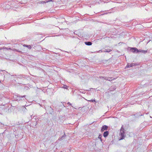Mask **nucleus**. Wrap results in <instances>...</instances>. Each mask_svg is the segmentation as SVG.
Segmentation results:
<instances>
[{"label":"nucleus","mask_w":152,"mask_h":152,"mask_svg":"<svg viewBox=\"0 0 152 152\" xmlns=\"http://www.w3.org/2000/svg\"><path fill=\"white\" fill-rule=\"evenodd\" d=\"M126 130H125L123 127V126H122L120 129V134L121 138L119 139V140L123 139L126 137V135L125 132Z\"/></svg>","instance_id":"f257e3e1"},{"label":"nucleus","mask_w":152,"mask_h":152,"mask_svg":"<svg viewBox=\"0 0 152 152\" xmlns=\"http://www.w3.org/2000/svg\"><path fill=\"white\" fill-rule=\"evenodd\" d=\"M137 49L136 48H131V50L132 52L134 53H137Z\"/></svg>","instance_id":"f03ea898"},{"label":"nucleus","mask_w":152,"mask_h":152,"mask_svg":"<svg viewBox=\"0 0 152 152\" xmlns=\"http://www.w3.org/2000/svg\"><path fill=\"white\" fill-rule=\"evenodd\" d=\"M108 128V127L106 125H104L103 126L102 129H101V131L102 132H103L104 131V130H107Z\"/></svg>","instance_id":"7ed1b4c3"},{"label":"nucleus","mask_w":152,"mask_h":152,"mask_svg":"<svg viewBox=\"0 0 152 152\" xmlns=\"http://www.w3.org/2000/svg\"><path fill=\"white\" fill-rule=\"evenodd\" d=\"M108 134L109 132L108 131H107L104 132L103 134L104 137H106L108 136Z\"/></svg>","instance_id":"20e7f679"},{"label":"nucleus","mask_w":152,"mask_h":152,"mask_svg":"<svg viewBox=\"0 0 152 152\" xmlns=\"http://www.w3.org/2000/svg\"><path fill=\"white\" fill-rule=\"evenodd\" d=\"M85 43L86 45H91L92 44V43L90 42H85Z\"/></svg>","instance_id":"39448f33"},{"label":"nucleus","mask_w":152,"mask_h":152,"mask_svg":"<svg viewBox=\"0 0 152 152\" xmlns=\"http://www.w3.org/2000/svg\"><path fill=\"white\" fill-rule=\"evenodd\" d=\"M114 79H115V78H114L113 77H109L107 79V80L111 81Z\"/></svg>","instance_id":"423d86ee"},{"label":"nucleus","mask_w":152,"mask_h":152,"mask_svg":"<svg viewBox=\"0 0 152 152\" xmlns=\"http://www.w3.org/2000/svg\"><path fill=\"white\" fill-rule=\"evenodd\" d=\"M66 136V134H65V133H64V135H63L61 137L59 138L58 140H62L63 139V138H64V137H65Z\"/></svg>","instance_id":"0eeeda50"},{"label":"nucleus","mask_w":152,"mask_h":152,"mask_svg":"<svg viewBox=\"0 0 152 152\" xmlns=\"http://www.w3.org/2000/svg\"><path fill=\"white\" fill-rule=\"evenodd\" d=\"M112 50L111 49H105L104 50V52H110Z\"/></svg>","instance_id":"6e6552de"},{"label":"nucleus","mask_w":152,"mask_h":152,"mask_svg":"<svg viewBox=\"0 0 152 152\" xmlns=\"http://www.w3.org/2000/svg\"><path fill=\"white\" fill-rule=\"evenodd\" d=\"M23 46L27 47L29 49L31 48V46L30 45H23Z\"/></svg>","instance_id":"1a4fd4ad"},{"label":"nucleus","mask_w":152,"mask_h":152,"mask_svg":"<svg viewBox=\"0 0 152 152\" xmlns=\"http://www.w3.org/2000/svg\"><path fill=\"white\" fill-rule=\"evenodd\" d=\"M46 1H41L40 2H39V3L40 4H44V3H46Z\"/></svg>","instance_id":"9d476101"},{"label":"nucleus","mask_w":152,"mask_h":152,"mask_svg":"<svg viewBox=\"0 0 152 152\" xmlns=\"http://www.w3.org/2000/svg\"><path fill=\"white\" fill-rule=\"evenodd\" d=\"M131 65H132L131 64H128L126 66V68H129V67H129V66H131Z\"/></svg>","instance_id":"9b49d317"},{"label":"nucleus","mask_w":152,"mask_h":152,"mask_svg":"<svg viewBox=\"0 0 152 152\" xmlns=\"http://www.w3.org/2000/svg\"><path fill=\"white\" fill-rule=\"evenodd\" d=\"M147 51H148L147 50H142L141 53L145 54V53H146L147 52Z\"/></svg>","instance_id":"f8f14e48"},{"label":"nucleus","mask_w":152,"mask_h":152,"mask_svg":"<svg viewBox=\"0 0 152 152\" xmlns=\"http://www.w3.org/2000/svg\"><path fill=\"white\" fill-rule=\"evenodd\" d=\"M100 78L101 79L103 78L104 79L107 80V77H100Z\"/></svg>","instance_id":"ddd939ff"},{"label":"nucleus","mask_w":152,"mask_h":152,"mask_svg":"<svg viewBox=\"0 0 152 152\" xmlns=\"http://www.w3.org/2000/svg\"><path fill=\"white\" fill-rule=\"evenodd\" d=\"M3 48L6 49V50H11V48H6V47H4Z\"/></svg>","instance_id":"4468645a"},{"label":"nucleus","mask_w":152,"mask_h":152,"mask_svg":"<svg viewBox=\"0 0 152 152\" xmlns=\"http://www.w3.org/2000/svg\"><path fill=\"white\" fill-rule=\"evenodd\" d=\"M102 137V135H99V136L98 138L100 139L101 141H102V140L101 139V138Z\"/></svg>","instance_id":"2eb2a0df"},{"label":"nucleus","mask_w":152,"mask_h":152,"mask_svg":"<svg viewBox=\"0 0 152 152\" xmlns=\"http://www.w3.org/2000/svg\"><path fill=\"white\" fill-rule=\"evenodd\" d=\"M141 51L142 50H138V49H137V53H139V52H141Z\"/></svg>","instance_id":"dca6fc26"},{"label":"nucleus","mask_w":152,"mask_h":152,"mask_svg":"<svg viewBox=\"0 0 152 152\" xmlns=\"http://www.w3.org/2000/svg\"><path fill=\"white\" fill-rule=\"evenodd\" d=\"M18 97H25L26 96V95H24L23 96H21V95H18Z\"/></svg>","instance_id":"f3484780"},{"label":"nucleus","mask_w":152,"mask_h":152,"mask_svg":"<svg viewBox=\"0 0 152 152\" xmlns=\"http://www.w3.org/2000/svg\"><path fill=\"white\" fill-rule=\"evenodd\" d=\"M22 107L23 109V111H25V109H26V108L25 107V106H22Z\"/></svg>","instance_id":"a211bd4d"},{"label":"nucleus","mask_w":152,"mask_h":152,"mask_svg":"<svg viewBox=\"0 0 152 152\" xmlns=\"http://www.w3.org/2000/svg\"><path fill=\"white\" fill-rule=\"evenodd\" d=\"M131 66H129V67H132V66H134L135 65V64L134 63H132L131 64Z\"/></svg>","instance_id":"6ab92c4d"},{"label":"nucleus","mask_w":152,"mask_h":152,"mask_svg":"<svg viewBox=\"0 0 152 152\" xmlns=\"http://www.w3.org/2000/svg\"><path fill=\"white\" fill-rule=\"evenodd\" d=\"M89 101L90 102H96V101H95V100H90Z\"/></svg>","instance_id":"aec40b11"},{"label":"nucleus","mask_w":152,"mask_h":152,"mask_svg":"<svg viewBox=\"0 0 152 152\" xmlns=\"http://www.w3.org/2000/svg\"><path fill=\"white\" fill-rule=\"evenodd\" d=\"M53 0H49L48 1H46V2H48L50 1H52Z\"/></svg>","instance_id":"412c9836"},{"label":"nucleus","mask_w":152,"mask_h":152,"mask_svg":"<svg viewBox=\"0 0 152 152\" xmlns=\"http://www.w3.org/2000/svg\"><path fill=\"white\" fill-rule=\"evenodd\" d=\"M115 89H116V88H115L114 87V88H113V90L112 89L111 90H110V91H113V90H115Z\"/></svg>","instance_id":"4be33fe9"},{"label":"nucleus","mask_w":152,"mask_h":152,"mask_svg":"<svg viewBox=\"0 0 152 152\" xmlns=\"http://www.w3.org/2000/svg\"><path fill=\"white\" fill-rule=\"evenodd\" d=\"M66 104H70V105H71V104H70L69 102H68L67 103H66Z\"/></svg>","instance_id":"5701e85b"},{"label":"nucleus","mask_w":152,"mask_h":152,"mask_svg":"<svg viewBox=\"0 0 152 152\" xmlns=\"http://www.w3.org/2000/svg\"><path fill=\"white\" fill-rule=\"evenodd\" d=\"M62 103V104H63L64 103L65 104H66V103H65L64 102H61Z\"/></svg>","instance_id":"b1692460"},{"label":"nucleus","mask_w":152,"mask_h":152,"mask_svg":"<svg viewBox=\"0 0 152 152\" xmlns=\"http://www.w3.org/2000/svg\"><path fill=\"white\" fill-rule=\"evenodd\" d=\"M66 86V87H65L64 88H66L67 87V86Z\"/></svg>","instance_id":"393cba45"},{"label":"nucleus","mask_w":152,"mask_h":152,"mask_svg":"<svg viewBox=\"0 0 152 152\" xmlns=\"http://www.w3.org/2000/svg\"><path fill=\"white\" fill-rule=\"evenodd\" d=\"M25 106H26V107H27V106H28V105H27V106H26V105H25Z\"/></svg>","instance_id":"a878e982"},{"label":"nucleus","mask_w":152,"mask_h":152,"mask_svg":"<svg viewBox=\"0 0 152 152\" xmlns=\"http://www.w3.org/2000/svg\"><path fill=\"white\" fill-rule=\"evenodd\" d=\"M2 49V48H0V50H1Z\"/></svg>","instance_id":"bb28decb"},{"label":"nucleus","mask_w":152,"mask_h":152,"mask_svg":"<svg viewBox=\"0 0 152 152\" xmlns=\"http://www.w3.org/2000/svg\"><path fill=\"white\" fill-rule=\"evenodd\" d=\"M107 13H104V14H106Z\"/></svg>","instance_id":"cd10ccee"},{"label":"nucleus","mask_w":152,"mask_h":152,"mask_svg":"<svg viewBox=\"0 0 152 152\" xmlns=\"http://www.w3.org/2000/svg\"><path fill=\"white\" fill-rule=\"evenodd\" d=\"M95 103H94V104H95V103H96V102H94Z\"/></svg>","instance_id":"c85d7f7f"},{"label":"nucleus","mask_w":152,"mask_h":152,"mask_svg":"<svg viewBox=\"0 0 152 152\" xmlns=\"http://www.w3.org/2000/svg\"><path fill=\"white\" fill-rule=\"evenodd\" d=\"M95 103H94V104H95V103H96V102H94Z\"/></svg>","instance_id":"c756f323"},{"label":"nucleus","mask_w":152,"mask_h":152,"mask_svg":"<svg viewBox=\"0 0 152 152\" xmlns=\"http://www.w3.org/2000/svg\"><path fill=\"white\" fill-rule=\"evenodd\" d=\"M150 117L151 118H152L151 116H150Z\"/></svg>","instance_id":"7c9ffc66"}]
</instances>
